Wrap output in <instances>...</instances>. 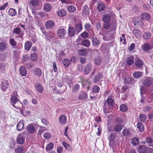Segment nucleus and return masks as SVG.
Masks as SVG:
<instances>
[{
  "label": "nucleus",
  "instance_id": "1",
  "mask_svg": "<svg viewBox=\"0 0 153 153\" xmlns=\"http://www.w3.org/2000/svg\"><path fill=\"white\" fill-rule=\"evenodd\" d=\"M17 93L14 92L12 93L10 98L11 104L15 108L19 109L22 106V104L17 97Z\"/></svg>",
  "mask_w": 153,
  "mask_h": 153
},
{
  "label": "nucleus",
  "instance_id": "2",
  "mask_svg": "<svg viewBox=\"0 0 153 153\" xmlns=\"http://www.w3.org/2000/svg\"><path fill=\"white\" fill-rule=\"evenodd\" d=\"M116 27V25L115 23L112 24L109 22H104L102 25V29L103 28L106 30H109L111 28L110 31H112L115 30Z\"/></svg>",
  "mask_w": 153,
  "mask_h": 153
},
{
  "label": "nucleus",
  "instance_id": "3",
  "mask_svg": "<svg viewBox=\"0 0 153 153\" xmlns=\"http://www.w3.org/2000/svg\"><path fill=\"white\" fill-rule=\"evenodd\" d=\"M153 45L151 43L146 42L141 46V48L143 52L148 53V51L151 50L153 48Z\"/></svg>",
  "mask_w": 153,
  "mask_h": 153
},
{
  "label": "nucleus",
  "instance_id": "4",
  "mask_svg": "<svg viewBox=\"0 0 153 153\" xmlns=\"http://www.w3.org/2000/svg\"><path fill=\"white\" fill-rule=\"evenodd\" d=\"M25 133L24 132L19 134L17 138V142L20 144H22L25 141L24 135Z\"/></svg>",
  "mask_w": 153,
  "mask_h": 153
},
{
  "label": "nucleus",
  "instance_id": "5",
  "mask_svg": "<svg viewBox=\"0 0 153 153\" xmlns=\"http://www.w3.org/2000/svg\"><path fill=\"white\" fill-rule=\"evenodd\" d=\"M124 82L126 84L133 85L135 83L136 80L132 77H126L124 79Z\"/></svg>",
  "mask_w": 153,
  "mask_h": 153
},
{
  "label": "nucleus",
  "instance_id": "6",
  "mask_svg": "<svg viewBox=\"0 0 153 153\" xmlns=\"http://www.w3.org/2000/svg\"><path fill=\"white\" fill-rule=\"evenodd\" d=\"M1 86L2 90L4 91H5L9 86V82L7 80H3L1 82Z\"/></svg>",
  "mask_w": 153,
  "mask_h": 153
},
{
  "label": "nucleus",
  "instance_id": "7",
  "mask_svg": "<svg viewBox=\"0 0 153 153\" xmlns=\"http://www.w3.org/2000/svg\"><path fill=\"white\" fill-rule=\"evenodd\" d=\"M66 34V31L64 28H59L57 31V35L61 38H64Z\"/></svg>",
  "mask_w": 153,
  "mask_h": 153
},
{
  "label": "nucleus",
  "instance_id": "8",
  "mask_svg": "<svg viewBox=\"0 0 153 153\" xmlns=\"http://www.w3.org/2000/svg\"><path fill=\"white\" fill-rule=\"evenodd\" d=\"M67 33L68 36L69 37L74 36L76 33V32L75 30L74 27L72 26L69 27L68 28Z\"/></svg>",
  "mask_w": 153,
  "mask_h": 153
},
{
  "label": "nucleus",
  "instance_id": "9",
  "mask_svg": "<svg viewBox=\"0 0 153 153\" xmlns=\"http://www.w3.org/2000/svg\"><path fill=\"white\" fill-rule=\"evenodd\" d=\"M116 135V134L115 133H111L110 136L108 137L109 140V145L110 146L113 147V142L115 139Z\"/></svg>",
  "mask_w": 153,
  "mask_h": 153
},
{
  "label": "nucleus",
  "instance_id": "10",
  "mask_svg": "<svg viewBox=\"0 0 153 153\" xmlns=\"http://www.w3.org/2000/svg\"><path fill=\"white\" fill-rule=\"evenodd\" d=\"M74 27L76 35H78L83 28L82 25L81 23H78L76 24H74Z\"/></svg>",
  "mask_w": 153,
  "mask_h": 153
},
{
  "label": "nucleus",
  "instance_id": "11",
  "mask_svg": "<svg viewBox=\"0 0 153 153\" xmlns=\"http://www.w3.org/2000/svg\"><path fill=\"white\" fill-rule=\"evenodd\" d=\"M55 25L54 22L53 21L50 20L48 21L45 24V27L46 28L50 29L53 28Z\"/></svg>",
  "mask_w": 153,
  "mask_h": 153
},
{
  "label": "nucleus",
  "instance_id": "12",
  "mask_svg": "<svg viewBox=\"0 0 153 153\" xmlns=\"http://www.w3.org/2000/svg\"><path fill=\"white\" fill-rule=\"evenodd\" d=\"M92 64L91 63H88L85 66L84 70V73L85 74H88L91 71L92 68Z\"/></svg>",
  "mask_w": 153,
  "mask_h": 153
},
{
  "label": "nucleus",
  "instance_id": "13",
  "mask_svg": "<svg viewBox=\"0 0 153 153\" xmlns=\"http://www.w3.org/2000/svg\"><path fill=\"white\" fill-rule=\"evenodd\" d=\"M91 41L94 47H98L100 45V40L96 37H93L91 39Z\"/></svg>",
  "mask_w": 153,
  "mask_h": 153
},
{
  "label": "nucleus",
  "instance_id": "14",
  "mask_svg": "<svg viewBox=\"0 0 153 153\" xmlns=\"http://www.w3.org/2000/svg\"><path fill=\"white\" fill-rule=\"evenodd\" d=\"M111 15L109 14H106L103 15L102 17V20L104 22H109L111 20Z\"/></svg>",
  "mask_w": 153,
  "mask_h": 153
},
{
  "label": "nucleus",
  "instance_id": "15",
  "mask_svg": "<svg viewBox=\"0 0 153 153\" xmlns=\"http://www.w3.org/2000/svg\"><path fill=\"white\" fill-rule=\"evenodd\" d=\"M102 78V74L99 72L98 73L97 75L95 76L93 79V82L95 83L99 81Z\"/></svg>",
  "mask_w": 153,
  "mask_h": 153
},
{
  "label": "nucleus",
  "instance_id": "16",
  "mask_svg": "<svg viewBox=\"0 0 153 153\" xmlns=\"http://www.w3.org/2000/svg\"><path fill=\"white\" fill-rule=\"evenodd\" d=\"M27 130L30 133H33L35 130V128L33 124L29 125L27 127Z\"/></svg>",
  "mask_w": 153,
  "mask_h": 153
},
{
  "label": "nucleus",
  "instance_id": "17",
  "mask_svg": "<svg viewBox=\"0 0 153 153\" xmlns=\"http://www.w3.org/2000/svg\"><path fill=\"white\" fill-rule=\"evenodd\" d=\"M24 126V123L23 120H21L17 125V130L18 131L22 130Z\"/></svg>",
  "mask_w": 153,
  "mask_h": 153
},
{
  "label": "nucleus",
  "instance_id": "18",
  "mask_svg": "<svg viewBox=\"0 0 153 153\" xmlns=\"http://www.w3.org/2000/svg\"><path fill=\"white\" fill-rule=\"evenodd\" d=\"M87 98V94L85 91L81 92L78 96V99L80 100H86Z\"/></svg>",
  "mask_w": 153,
  "mask_h": 153
},
{
  "label": "nucleus",
  "instance_id": "19",
  "mask_svg": "<svg viewBox=\"0 0 153 153\" xmlns=\"http://www.w3.org/2000/svg\"><path fill=\"white\" fill-rule=\"evenodd\" d=\"M67 117L64 115H62L59 118V121L62 124H65L66 123Z\"/></svg>",
  "mask_w": 153,
  "mask_h": 153
},
{
  "label": "nucleus",
  "instance_id": "20",
  "mask_svg": "<svg viewBox=\"0 0 153 153\" xmlns=\"http://www.w3.org/2000/svg\"><path fill=\"white\" fill-rule=\"evenodd\" d=\"M35 87L37 91L40 93H42L43 91V86L40 83H36L35 85Z\"/></svg>",
  "mask_w": 153,
  "mask_h": 153
},
{
  "label": "nucleus",
  "instance_id": "21",
  "mask_svg": "<svg viewBox=\"0 0 153 153\" xmlns=\"http://www.w3.org/2000/svg\"><path fill=\"white\" fill-rule=\"evenodd\" d=\"M149 14L146 13H143L141 15V19L143 21H148L150 19Z\"/></svg>",
  "mask_w": 153,
  "mask_h": 153
},
{
  "label": "nucleus",
  "instance_id": "22",
  "mask_svg": "<svg viewBox=\"0 0 153 153\" xmlns=\"http://www.w3.org/2000/svg\"><path fill=\"white\" fill-rule=\"evenodd\" d=\"M122 133L123 136L126 137H130L131 135L130 130L126 128L123 129Z\"/></svg>",
  "mask_w": 153,
  "mask_h": 153
},
{
  "label": "nucleus",
  "instance_id": "23",
  "mask_svg": "<svg viewBox=\"0 0 153 153\" xmlns=\"http://www.w3.org/2000/svg\"><path fill=\"white\" fill-rule=\"evenodd\" d=\"M19 69L21 75L22 76H26L27 74V72L25 67L24 66H22Z\"/></svg>",
  "mask_w": 153,
  "mask_h": 153
},
{
  "label": "nucleus",
  "instance_id": "24",
  "mask_svg": "<svg viewBox=\"0 0 153 153\" xmlns=\"http://www.w3.org/2000/svg\"><path fill=\"white\" fill-rule=\"evenodd\" d=\"M89 13V10L87 5L84 6L82 10V14L83 15L88 16Z\"/></svg>",
  "mask_w": 153,
  "mask_h": 153
},
{
  "label": "nucleus",
  "instance_id": "25",
  "mask_svg": "<svg viewBox=\"0 0 153 153\" xmlns=\"http://www.w3.org/2000/svg\"><path fill=\"white\" fill-rule=\"evenodd\" d=\"M134 58L132 56H128L127 59V64L129 65H132L134 63Z\"/></svg>",
  "mask_w": 153,
  "mask_h": 153
},
{
  "label": "nucleus",
  "instance_id": "26",
  "mask_svg": "<svg viewBox=\"0 0 153 153\" xmlns=\"http://www.w3.org/2000/svg\"><path fill=\"white\" fill-rule=\"evenodd\" d=\"M152 36V34L149 31H146L145 32L142 36L143 39L145 40H148Z\"/></svg>",
  "mask_w": 153,
  "mask_h": 153
},
{
  "label": "nucleus",
  "instance_id": "27",
  "mask_svg": "<svg viewBox=\"0 0 153 153\" xmlns=\"http://www.w3.org/2000/svg\"><path fill=\"white\" fill-rule=\"evenodd\" d=\"M143 75L142 72L140 71H136L133 74V76L134 78L136 79L140 78Z\"/></svg>",
  "mask_w": 153,
  "mask_h": 153
},
{
  "label": "nucleus",
  "instance_id": "28",
  "mask_svg": "<svg viewBox=\"0 0 153 153\" xmlns=\"http://www.w3.org/2000/svg\"><path fill=\"white\" fill-rule=\"evenodd\" d=\"M135 65L137 67L140 68L143 67V62L140 59H137L135 62Z\"/></svg>",
  "mask_w": 153,
  "mask_h": 153
},
{
  "label": "nucleus",
  "instance_id": "29",
  "mask_svg": "<svg viewBox=\"0 0 153 153\" xmlns=\"http://www.w3.org/2000/svg\"><path fill=\"white\" fill-rule=\"evenodd\" d=\"M43 8L45 12H48L50 11L51 7L49 3H46L44 4Z\"/></svg>",
  "mask_w": 153,
  "mask_h": 153
},
{
  "label": "nucleus",
  "instance_id": "30",
  "mask_svg": "<svg viewBox=\"0 0 153 153\" xmlns=\"http://www.w3.org/2000/svg\"><path fill=\"white\" fill-rule=\"evenodd\" d=\"M147 150V148L144 145L140 146L138 148V151L140 153H144Z\"/></svg>",
  "mask_w": 153,
  "mask_h": 153
},
{
  "label": "nucleus",
  "instance_id": "31",
  "mask_svg": "<svg viewBox=\"0 0 153 153\" xmlns=\"http://www.w3.org/2000/svg\"><path fill=\"white\" fill-rule=\"evenodd\" d=\"M34 70V74L36 76H40L42 74V71L39 68H37L35 69H33Z\"/></svg>",
  "mask_w": 153,
  "mask_h": 153
},
{
  "label": "nucleus",
  "instance_id": "32",
  "mask_svg": "<svg viewBox=\"0 0 153 153\" xmlns=\"http://www.w3.org/2000/svg\"><path fill=\"white\" fill-rule=\"evenodd\" d=\"M66 14V10L63 9L59 10L57 13V15L60 17H63L65 16Z\"/></svg>",
  "mask_w": 153,
  "mask_h": 153
},
{
  "label": "nucleus",
  "instance_id": "33",
  "mask_svg": "<svg viewBox=\"0 0 153 153\" xmlns=\"http://www.w3.org/2000/svg\"><path fill=\"white\" fill-rule=\"evenodd\" d=\"M133 34L137 38H139L140 37L141 32L140 31L137 29H134L132 32Z\"/></svg>",
  "mask_w": 153,
  "mask_h": 153
},
{
  "label": "nucleus",
  "instance_id": "34",
  "mask_svg": "<svg viewBox=\"0 0 153 153\" xmlns=\"http://www.w3.org/2000/svg\"><path fill=\"white\" fill-rule=\"evenodd\" d=\"M32 46V42L30 41H27L25 43V49L27 51H29L30 49Z\"/></svg>",
  "mask_w": 153,
  "mask_h": 153
},
{
  "label": "nucleus",
  "instance_id": "35",
  "mask_svg": "<svg viewBox=\"0 0 153 153\" xmlns=\"http://www.w3.org/2000/svg\"><path fill=\"white\" fill-rule=\"evenodd\" d=\"M90 44V42L89 40L87 39H83L81 43V45L83 46L88 47Z\"/></svg>",
  "mask_w": 153,
  "mask_h": 153
},
{
  "label": "nucleus",
  "instance_id": "36",
  "mask_svg": "<svg viewBox=\"0 0 153 153\" xmlns=\"http://www.w3.org/2000/svg\"><path fill=\"white\" fill-rule=\"evenodd\" d=\"M62 144L64 147L67 149H68L69 151H72V146L70 145L69 144L65 142H63L62 143Z\"/></svg>",
  "mask_w": 153,
  "mask_h": 153
},
{
  "label": "nucleus",
  "instance_id": "37",
  "mask_svg": "<svg viewBox=\"0 0 153 153\" xmlns=\"http://www.w3.org/2000/svg\"><path fill=\"white\" fill-rule=\"evenodd\" d=\"M94 60V63L97 65H100L102 62L101 59L99 56H96Z\"/></svg>",
  "mask_w": 153,
  "mask_h": 153
},
{
  "label": "nucleus",
  "instance_id": "38",
  "mask_svg": "<svg viewBox=\"0 0 153 153\" xmlns=\"http://www.w3.org/2000/svg\"><path fill=\"white\" fill-rule=\"evenodd\" d=\"M7 47V44L4 42H2L0 43V50L4 51L6 50Z\"/></svg>",
  "mask_w": 153,
  "mask_h": 153
},
{
  "label": "nucleus",
  "instance_id": "39",
  "mask_svg": "<svg viewBox=\"0 0 153 153\" xmlns=\"http://www.w3.org/2000/svg\"><path fill=\"white\" fill-rule=\"evenodd\" d=\"M137 127L139 129V131L140 132H143L144 130V126L141 123H138L137 124Z\"/></svg>",
  "mask_w": 153,
  "mask_h": 153
},
{
  "label": "nucleus",
  "instance_id": "40",
  "mask_svg": "<svg viewBox=\"0 0 153 153\" xmlns=\"http://www.w3.org/2000/svg\"><path fill=\"white\" fill-rule=\"evenodd\" d=\"M54 147V144L52 143H50L48 144L46 147L47 151H49L52 150Z\"/></svg>",
  "mask_w": 153,
  "mask_h": 153
},
{
  "label": "nucleus",
  "instance_id": "41",
  "mask_svg": "<svg viewBox=\"0 0 153 153\" xmlns=\"http://www.w3.org/2000/svg\"><path fill=\"white\" fill-rule=\"evenodd\" d=\"M131 143L133 146H135L139 143V140L136 137L133 138L131 140Z\"/></svg>",
  "mask_w": 153,
  "mask_h": 153
},
{
  "label": "nucleus",
  "instance_id": "42",
  "mask_svg": "<svg viewBox=\"0 0 153 153\" xmlns=\"http://www.w3.org/2000/svg\"><path fill=\"white\" fill-rule=\"evenodd\" d=\"M139 118L140 121L142 123H145L146 119V115L143 114H140L139 115Z\"/></svg>",
  "mask_w": 153,
  "mask_h": 153
},
{
  "label": "nucleus",
  "instance_id": "43",
  "mask_svg": "<svg viewBox=\"0 0 153 153\" xmlns=\"http://www.w3.org/2000/svg\"><path fill=\"white\" fill-rule=\"evenodd\" d=\"M92 89L93 92L94 93H97L99 92L100 88L98 86L95 85L92 87Z\"/></svg>",
  "mask_w": 153,
  "mask_h": 153
},
{
  "label": "nucleus",
  "instance_id": "44",
  "mask_svg": "<svg viewBox=\"0 0 153 153\" xmlns=\"http://www.w3.org/2000/svg\"><path fill=\"white\" fill-rule=\"evenodd\" d=\"M30 59L32 62L36 61L37 59V54L35 53H33L31 54Z\"/></svg>",
  "mask_w": 153,
  "mask_h": 153
},
{
  "label": "nucleus",
  "instance_id": "45",
  "mask_svg": "<svg viewBox=\"0 0 153 153\" xmlns=\"http://www.w3.org/2000/svg\"><path fill=\"white\" fill-rule=\"evenodd\" d=\"M24 149L21 146H18L15 149L16 153H22L24 151Z\"/></svg>",
  "mask_w": 153,
  "mask_h": 153
},
{
  "label": "nucleus",
  "instance_id": "46",
  "mask_svg": "<svg viewBox=\"0 0 153 153\" xmlns=\"http://www.w3.org/2000/svg\"><path fill=\"white\" fill-rule=\"evenodd\" d=\"M68 10L71 13H74L76 10V7L74 6H69L68 7Z\"/></svg>",
  "mask_w": 153,
  "mask_h": 153
},
{
  "label": "nucleus",
  "instance_id": "47",
  "mask_svg": "<svg viewBox=\"0 0 153 153\" xmlns=\"http://www.w3.org/2000/svg\"><path fill=\"white\" fill-rule=\"evenodd\" d=\"M80 86L78 84L75 85L72 88V92L73 93H75L79 89Z\"/></svg>",
  "mask_w": 153,
  "mask_h": 153
},
{
  "label": "nucleus",
  "instance_id": "48",
  "mask_svg": "<svg viewBox=\"0 0 153 153\" xmlns=\"http://www.w3.org/2000/svg\"><path fill=\"white\" fill-rule=\"evenodd\" d=\"M9 14L11 16H14L16 14V11L14 9L11 8L9 9Z\"/></svg>",
  "mask_w": 153,
  "mask_h": 153
},
{
  "label": "nucleus",
  "instance_id": "49",
  "mask_svg": "<svg viewBox=\"0 0 153 153\" xmlns=\"http://www.w3.org/2000/svg\"><path fill=\"white\" fill-rule=\"evenodd\" d=\"M97 8L99 11L102 12L105 9V5L103 3H100L97 6Z\"/></svg>",
  "mask_w": 153,
  "mask_h": 153
},
{
  "label": "nucleus",
  "instance_id": "50",
  "mask_svg": "<svg viewBox=\"0 0 153 153\" xmlns=\"http://www.w3.org/2000/svg\"><path fill=\"white\" fill-rule=\"evenodd\" d=\"M62 62L64 65L66 67H68L69 65L70 64V61L67 59H65L63 60Z\"/></svg>",
  "mask_w": 153,
  "mask_h": 153
},
{
  "label": "nucleus",
  "instance_id": "51",
  "mask_svg": "<svg viewBox=\"0 0 153 153\" xmlns=\"http://www.w3.org/2000/svg\"><path fill=\"white\" fill-rule=\"evenodd\" d=\"M123 128L122 126L120 124H117L114 127L115 131L117 132L120 131Z\"/></svg>",
  "mask_w": 153,
  "mask_h": 153
},
{
  "label": "nucleus",
  "instance_id": "52",
  "mask_svg": "<svg viewBox=\"0 0 153 153\" xmlns=\"http://www.w3.org/2000/svg\"><path fill=\"white\" fill-rule=\"evenodd\" d=\"M120 110L123 112H126L128 110V108L127 106L125 104L121 105L120 106Z\"/></svg>",
  "mask_w": 153,
  "mask_h": 153
},
{
  "label": "nucleus",
  "instance_id": "53",
  "mask_svg": "<svg viewBox=\"0 0 153 153\" xmlns=\"http://www.w3.org/2000/svg\"><path fill=\"white\" fill-rule=\"evenodd\" d=\"M79 53L82 56H84L86 54L87 51L85 48L80 49L78 50Z\"/></svg>",
  "mask_w": 153,
  "mask_h": 153
},
{
  "label": "nucleus",
  "instance_id": "54",
  "mask_svg": "<svg viewBox=\"0 0 153 153\" xmlns=\"http://www.w3.org/2000/svg\"><path fill=\"white\" fill-rule=\"evenodd\" d=\"M103 108V111L105 114H106L109 113V111H108L109 110V107L108 105H106V102H105L104 103Z\"/></svg>",
  "mask_w": 153,
  "mask_h": 153
},
{
  "label": "nucleus",
  "instance_id": "55",
  "mask_svg": "<svg viewBox=\"0 0 153 153\" xmlns=\"http://www.w3.org/2000/svg\"><path fill=\"white\" fill-rule=\"evenodd\" d=\"M105 102H106V103H107L108 105H112L113 104L114 100L112 99L108 98Z\"/></svg>",
  "mask_w": 153,
  "mask_h": 153
},
{
  "label": "nucleus",
  "instance_id": "56",
  "mask_svg": "<svg viewBox=\"0 0 153 153\" xmlns=\"http://www.w3.org/2000/svg\"><path fill=\"white\" fill-rule=\"evenodd\" d=\"M9 43L10 45L14 47L16 45L17 42L14 39H10L9 40Z\"/></svg>",
  "mask_w": 153,
  "mask_h": 153
},
{
  "label": "nucleus",
  "instance_id": "57",
  "mask_svg": "<svg viewBox=\"0 0 153 153\" xmlns=\"http://www.w3.org/2000/svg\"><path fill=\"white\" fill-rule=\"evenodd\" d=\"M79 36H81V37L82 38L85 39L88 37L89 36V34L87 32L84 31Z\"/></svg>",
  "mask_w": 153,
  "mask_h": 153
},
{
  "label": "nucleus",
  "instance_id": "58",
  "mask_svg": "<svg viewBox=\"0 0 153 153\" xmlns=\"http://www.w3.org/2000/svg\"><path fill=\"white\" fill-rule=\"evenodd\" d=\"M26 68L29 69L33 67L34 66L33 63L30 62H27L25 64Z\"/></svg>",
  "mask_w": 153,
  "mask_h": 153
},
{
  "label": "nucleus",
  "instance_id": "59",
  "mask_svg": "<svg viewBox=\"0 0 153 153\" xmlns=\"http://www.w3.org/2000/svg\"><path fill=\"white\" fill-rule=\"evenodd\" d=\"M13 33H14L19 34L21 32L20 28L19 27L16 28L13 30Z\"/></svg>",
  "mask_w": 153,
  "mask_h": 153
},
{
  "label": "nucleus",
  "instance_id": "60",
  "mask_svg": "<svg viewBox=\"0 0 153 153\" xmlns=\"http://www.w3.org/2000/svg\"><path fill=\"white\" fill-rule=\"evenodd\" d=\"M39 0H31V4L33 6H36L38 4Z\"/></svg>",
  "mask_w": 153,
  "mask_h": 153
},
{
  "label": "nucleus",
  "instance_id": "61",
  "mask_svg": "<svg viewBox=\"0 0 153 153\" xmlns=\"http://www.w3.org/2000/svg\"><path fill=\"white\" fill-rule=\"evenodd\" d=\"M84 27L86 30H88L91 29V25L90 23H86L85 24Z\"/></svg>",
  "mask_w": 153,
  "mask_h": 153
},
{
  "label": "nucleus",
  "instance_id": "62",
  "mask_svg": "<svg viewBox=\"0 0 153 153\" xmlns=\"http://www.w3.org/2000/svg\"><path fill=\"white\" fill-rule=\"evenodd\" d=\"M51 135L49 133H45L44 134V137L45 138L47 139H49L51 137Z\"/></svg>",
  "mask_w": 153,
  "mask_h": 153
},
{
  "label": "nucleus",
  "instance_id": "63",
  "mask_svg": "<svg viewBox=\"0 0 153 153\" xmlns=\"http://www.w3.org/2000/svg\"><path fill=\"white\" fill-rule=\"evenodd\" d=\"M70 60L71 62H73L74 63H76L77 61L76 57L74 56L71 57Z\"/></svg>",
  "mask_w": 153,
  "mask_h": 153
},
{
  "label": "nucleus",
  "instance_id": "64",
  "mask_svg": "<svg viewBox=\"0 0 153 153\" xmlns=\"http://www.w3.org/2000/svg\"><path fill=\"white\" fill-rule=\"evenodd\" d=\"M29 58L28 56L26 54H24L23 56L22 60L23 62H25Z\"/></svg>",
  "mask_w": 153,
  "mask_h": 153
}]
</instances>
